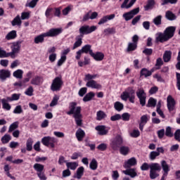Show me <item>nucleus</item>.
<instances>
[{
    "label": "nucleus",
    "mask_w": 180,
    "mask_h": 180,
    "mask_svg": "<svg viewBox=\"0 0 180 180\" xmlns=\"http://www.w3.org/2000/svg\"><path fill=\"white\" fill-rule=\"evenodd\" d=\"M175 30H176V27L169 26L164 30L163 33L158 32L155 39L156 43H165V41H168L175 35Z\"/></svg>",
    "instance_id": "1"
},
{
    "label": "nucleus",
    "mask_w": 180,
    "mask_h": 180,
    "mask_svg": "<svg viewBox=\"0 0 180 180\" xmlns=\"http://www.w3.org/2000/svg\"><path fill=\"white\" fill-rule=\"evenodd\" d=\"M141 171H148L150 169L149 176L150 179H156L160 176V173L161 172V165L159 163H151L148 165L147 162H144L141 166Z\"/></svg>",
    "instance_id": "2"
},
{
    "label": "nucleus",
    "mask_w": 180,
    "mask_h": 180,
    "mask_svg": "<svg viewBox=\"0 0 180 180\" xmlns=\"http://www.w3.org/2000/svg\"><path fill=\"white\" fill-rule=\"evenodd\" d=\"M63 84L64 82H63V79L60 77H56L52 81V84H51V90L53 92H58V91H61Z\"/></svg>",
    "instance_id": "3"
},
{
    "label": "nucleus",
    "mask_w": 180,
    "mask_h": 180,
    "mask_svg": "<svg viewBox=\"0 0 180 180\" xmlns=\"http://www.w3.org/2000/svg\"><path fill=\"white\" fill-rule=\"evenodd\" d=\"M33 168L37 171V175L39 179L47 180V176H46V174H44V165L40 163H35Z\"/></svg>",
    "instance_id": "4"
},
{
    "label": "nucleus",
    "mask_w": 180,
    "mask_h": 180,
    "mask_svg": "<svg viewBox=\"0 0 180 180\" xmlns=\"http://www.w3.org/2000/svg\"><path fill=\"white\" fill-rule=\"evenodd\" d=\"M96 29L97 27L95 25H92L91 27H89V25L82 26L79 30L80 37H84V34H90V33L95 32Z\"/></svg>",
    "instance_id": "5"
},
{
    "label": "nucleus",
    "mask_w": 180,
    "mask_h": 180,
    "mask_svg": "<svg viewBox=\"0 0 180 180\" xmlns=\"http://www.w3.org/2000/svg\"><path fill=\"white\" fill-rule=\"evenodd\" d=\"M41 143L45 147H51L54 148L56 147L55 143H57V140L54 137L44 136L41 139Z\"/></svg>",
    "instance_id": "6"
},
{
    "label": "nucleus",
    "mask_w": 180,
    "mask_h": 180,
    "mask_svg": "<svg viewBox=\"0 0 180 180\" xmlns=\"http://www.w3.org/2000/svg\"><path fill=\"white\" fill-rule=\"evenodd\" d=\"M136 96L139 100V103L142 107L146 106V99H147V94L144 91V89H139L136 92Z\"/></svg>",
    "instance_id": "7"
},
{
    "label": "nucleus",
    "mask_w": 180,
    "mask_h": 180,
    "mask_svg": "<svg viewBox=\"0 0 180 180\" xmlns=\"http://www.w3.org/2000/svg\"><path fill=\"white\" fill-rule=\"evenodd\" d=\"M122 144H123V138L120 135H117L111 141L110 147L114 151H116Z\"/></svg>",
    "instance_id": "8"
},
{
    "label": "nucleus",
    "mask_w": 180,
    "mask_h": 180,
    "mask_svg": "<svg viewBox=\"0 0 180 180\" xmlns=\"http://www.w3.org/2000/svg\"><path fill=\"white\" fill-rule=\"evenodd\" d=\"M20 44H22V41H20L12 44V46H11V52L8 53H10V57L15 58V54H18V53L20 51Z\"/></svg>",
    "instance_id": "9"
},
{
    "label": "nucleus",
    "mask_w": 180,
    "mask_h": 180,
    "mask_svg": "<svg viewBox=\"0 0 180 180\" xmlns=\"http://www.w3.org/2000/svg\"><path fill=\"white\" fill-rule=\"evenodd\" d=\"M75 120L77 126L81 127L82 126V115L81 114V107H77L75 110V113L73 115Z\"/></svg>",
    "instance_id": "10"
},
{
    "label": "nucleus",
    "mask_w": 180,
    "mask_h": 180,
    "mask_svg": "<svg viewBox=\"0 0 180 180\" xmlns=\"http://www.w3.org/2000/svg\"><path fill=\"white\" fill-rule=\"evenodd\" d=\"M139 12H140V8L138 7V8H134L129 12L124 13L122 17L127 22H128V20H131V19H133V18H134V16H136V15H137Z\"/></svg>",
    "instance_id": "11"
},
{
    "label": "nucleus",
    "mask_w": 180,
    "mask_h": 180,
    "mask_svg": "<svg viewBox=\"0 0 180 180\" xmlns=\"http://www.w3.org/2000/svg\"><path fill=\"white\" fill-rule=\"evenodd\" d=\"M63 33V28H52L45 32L46 37H56Z\"/></svg>",
    "instance_id": "12"
},
{
    "label": "nucleus",
    "mask_w": 180,
    "mask_h": 180,
    "mask_svg": "<svg viewBox=\"0 0 180 180\" xmlns=\"http://www.w3.org/2000/svg\"><path fill=\"white\" fill-rule=\"evenodd\" d=\"M167 109L169 112L171 113V112H173V110H175V99L172 98V96L169 95L167 96Z\"/></svg>",
    "instance_id": "13"
},
{
    "label": "nucleus",
    "mask_w": 180,
    "mask_h": 180,
    "mask_svg": "<svg viewBox=\"0 0 180 180\" xmlns=\"http://www.w3.org/2000/svg\"><path fill=\"white\" fill-rule=\"evenodd\" d=\"M86 86L88 88H92L93 89H101L102 85L98 83L97 81L95 80H90L86 82Z\"/></svg>",
    "instance_id": "14"
},
{
    "label": "nucleus",
    "mask_w": 180,
    "mask_h": 180,
    "mask_svg": "<svg viewBox=\"0 0 180 180\" xmlns=\"http://www.w3.org/2000/svg\"><path fill=\"white\" fill-rule=\"evenodd\" d=\"M137 165V160L136 158H131L124 164V168L130 169L131 167Z\"/></svg>",
    "instance_id": "15"
},
{
    "label": "nucleus",
    "mask_w": 180,
    "mask_h": 180,
    "mask_svg": "<svg viewBox=\"0 0 180 180\" xmlns=\"http://www.w3.org/2000/svg\"><path fill=\"white\" fill-rule=\"evenodd\" d=\"M32 85H36L37 86H40L43 84V77L36 75L34 76L30 82Z\"/></svg>",
    "instance_id": "16"
},
{
    "label": "nucleus",
    "mask_w": 180,
    "mask_h": 180,
    "mask_svg": "<svg viewBox=\"0 0 180 180\" xmlns=\"http://www.w3.org/2000/svg\"><path fill=\"white\" fill-rule=\"evenodd\" d=\"M11 77V72L9 70L2 69L0 70V79L1 81H6L8 78Z\"/></svg>",
    "instance_id": "17"
},
{
    "label": "nucleus",
    "mask_w": 180,
    "mask_h": 180,
    "mask_svg": "<svg viewBox=\"0 0 180 180\" xmlns=\"http://www.w3.org/2000/svg\"><path fill=\"white\" fill-rule=\"evenodd\" d=\"M96 130L98 132L99 136H106L109 133V130L106 129V126L105 125L96 127Z\"/></svg>",
    "instance_id": "18"
},
{
    "label": "nucleus",
    "mask_w": 180,
    "mask_h": 180,
    "mask_svg": "<svg viewBox=\"0 0 180 180\" xmlns=\"http://www.w3.org/2000/svg\"><path fill=\"white\" fill-rule=\"evenodd\" d=\"M161 167L162 168L163 174L162 176H168V172L171 171L169 169V165H167V161L162 160L161 161Z\"/></svg>",
    "instance_id": "19"
},
{
    "label": "nucleus",
    "mask_w": 180,
    "mask_h": 180,
    "mask_svg": "<svg viewBox=\"0 0 180 180\" xmlns=\"http://www.w3.org/2000/svg\"><path fill=\"white\" fill-rule=\"evenodd\" d=\"M115 16H116V15H115V14L105 15L102 18H101V20L98 22V25H104V23H106V22H108V20H112V19H115Z\"/></svg>",
    "instance_id": "20"
},
{
    "label": "nucleus",
    "mask_w": 180,
    "mask_h": 180,
    "mask_svg": "<svg viewBox=\"0 0 180 180\" xmlns=\"http://www.w3.org/2000/svg\"><path fill=\"white\" fill-rule=\"evenodd\" d=\"M84 171H85V168H84V167H78L76 173L73 175V178L77 179H81V178L84 176Z\"/></svg>",
    "instance_id": "21"
},
{
    "label": "nucleus",
    "mask_w": 180,
    "mask_h": 180,
    "mask_svg": "<svg viewBox=\"0 0 180 180\" xmlns=\"http://www.w3.org/2000/svg\"><path fill=\"white\" fill-rule=\"evenodd\" d=\"M91 57H93L96 61H102L105 58V54L102 52H92Z\"/></svg>",
    "instance_id": "22"
},
{
    "label": "nucleus",
    "mask_w": 180,
    "mask_h": 180,
    "mask_svg": "<svg viewBox=\"0 0 180 180\" xmlns=\"http://www.w3.org/2000/svg\"><path fill=\"white\" fill-rule=\"evenodd\" d=\"M80 51L83 54H89L90 56H91L92 53L94 52V51H92V46L91 44L84 45L83 47H82Z\"/></svg>",
    "instance_id": "23"
},
{
    "label": "nucleus",
    "mask_w": 180,
    "mask_h": 180,
    "mask_svg": "<svg viewBox=\"0 0 180 180\" xmlns=\"http://www.w3.org/2000/svg\"><path fill=\"white\" fill-rule=\"evenodd\" d=\"M125 175H129L131 178H136L137 176V172H136V168H129L124 171Z\"/></svg>",
    "instance_id": "24"
},
{
    "label": "nucleus",
    "mask_w": 180,
    "mask_h": 180,
    "mask_svg": "<svg viewBox=\"0 0 180 180\" xmlns=\"http://www.w3.org/2000/svg\"><path fill=\"white\" fill-rule=\"evenodd\" d=\"M75 135L78 141H82L84 137H85V131L82 129L79 128L77 130Z\"/></svg>",
    "instance_id": "25"
},
{
    "label": "nucleus",
    "mask_w": 180,
    "mask_h": 180,
    "mask_svg": "<svg viewBox=\"0 0 180 180\" xmlns=\"http://www.w3.org/2000/svg\"><path fill=\"white\" fill-rule=\"evenodd\" d=\"M44 37H47V35L45 33H42L38 36H37L34 39V41L35 43V44H39L40 43H44Z\"/></svg>",
    "instance_id": "26"
},
{
    "label": "nucleus",
    "mask_w": 180,
    "mask_h": 180,
    "mask_svg": "<svg viewBox=\"0 0 180 180\" xmlns=\"http://www.w3.org/2000/svg\"><path fill=\"white\" fill-rule=\"evenodd\" d=\"M18 37V33L16 30H12L6 35V40H15Z\"/></svg>",
    "instance_id": "27"
},
{
    "label": "nucleus",
    "mask_w": 180,
    "mask_h": 180,
    "mask_svg": "<svg viewBox=\"0 0 180 180\" xmlns=\"http://www.w3.org/2000/svg\"><path fill=\"white\" fill-rule=\"evenodd\" d=\"M75 108H77V103L71 102L69 105L70 110L67 112V115L71 116V115H75Z\"/></svg>",
    "instance_id": "28"
},
{
    "label": "nucleus",
    "mask_w": 180,
    "mask_h": 180,
    "mask_svg": "<svg viewBox=\"0 0 180 180\" xmlns=\"http://www.w3.org/2000/svg\"><path fill=\"white\" fill-rule=\"evenodd\" d=\"M11 25L12 26H18L20 27L22 26V19L20 18V15H18L15 17L11 21Z\"/></svg>",
    "instance_id": "29"
},
{
    "label": "nucleus",
    "mask_w": 180,
    "mask_h": 180,
    "mask_svg": "<svg viewBox=\"0 0 180 180\" xmlns=\"http://www.w3.org/2000/svg\"><path fill=\"white\" fill-rule=\"evenodd\" d=\"M1 102L2 103V108L4 109V110H11V109H12L11 104L8 103V102H9L8 98L1 99Z\"/></svg>",
    "instance_id": "30"
},
{
    "label": "nucleus",
    "mask_w": 180,
    "mask_h": 180,
    "mask_svg": "<svg viewBox=\"0 0 180 180\" xmlns=\"http://www.w3.org/2000/svg\"><path fill=\"white\" fill-rule=\"evenodd\" d=\"M154 5H155V0H148L146 5L143 7L144 11H151L154 8Z\"/></svg>",
    "instance_id": "31"
},
{
    "label": "nucleus",
    "mask_w": 180,
    "mask_h": 180,
    "mask_svg": "<svg viewBox=\"0 0 180 180\" xmlns=\"http://www.w3.org/2000/svg\"><path fill=\"white\" fill-rule=\"evenodd\" d=\"M172 56V52H171V51H166L163 54V61L165 63H169V61H171Z\"/></svg>",
    "instance_id": "32"
},
{
    "label": "nucleus",
    "mask_w": 180,
    "mask_h": 180,
    "mask_svg": "<svg viewBox=\"0 0 180 180\" xmlns=\"http://www.w3.org/2000/svg\"><path fill=\"white\" fill-rule=\"evenodd\" d=\"M13 77H14V78H17L18 79H22V78H23V70L18 69L13 72Z\"/></svg>",
    "instance_id": "33"
},
{
    "label": "nucleus",
    "mask_w": 180,
    "mask_h": 180,
    "mask_svg": "<svg viewBox=\"0 0 180 180\" xmlns=\"http://www.w3.org/2000/svg\"><path fill=\"white\" fill-rule=\"evenodd\" d=\"M53 11L54 8L48 7L45 11V16L47 19H53L54 14H53Z\"/></svg>",
    "instance_id": "34"
},
{
    "label": "nucleus",
    "mask_w": 180,
    "mask_h": 180,
    "mask_svg": "<svg viewBox=\"0 0 180 180\" xmlns=\"http://www.w3.org/2000/svg\"><path fill=\"white\" fill-rule=\"evenodd\" d=\"M103 33L105 36H109V34H115L116 28L115 27L106 28L103 30Z\"/></svg>",
    "instance_id": "35"
},
{
    "label": "nucleus",
    "mask_w": 180,
    "mask_h": 180,
    "mask_svg": "<svg viewBox=\"0 0 180 180\" xmlns=\"http://www.w3.org/2000/svg\"><path fill=\"white\" fill-rule=\"evenodd\" d=\"M95 97V93L90 91L86 94L83 98V102H89V101H92V98Z\"/></svg>",
    "instance_id": "36"
},
{
    "label": "nucleus",
    "mask_w": 180,
    "mask_h": 180,
    "mask_svg": "<svg viewBox=\"0 0 180 180\" xmlns=\"http://www.w3.org/2000/svg\"><path fill=\"white\" fill-rule=\"evenodd\" d=\"M156 105H157V100L153 97H150L148 101L146 107L147 108H155Z\"/></svg>",
    "instance_id": "37"
},
{
    "label": "nucleus",
    "mask_w": 180,
    "mask_h": 180,
    "mask_svg": "<svg viewBox=\"0 0 180 180\" xmlns=\"http://www.w3.org/2000/svg\"><path fill=\"white\" fill-rule=\"evenodd\" d=\"M107 117L108 115H106V113H105V112L102 110H99L96 113V120H98V121L103 120V119H105V117Z\"/></svg>",
    "instance_id": "38"
},
{
    "label": "nucleus",
    "mask_w": 180,
    "mask_h": 180,
    "mask_svg": "<svg viewBox=\"0 0 180 180\" xmlns=\"http://www.w3.org/2000/svg\"><path fill=\"white\" fill-rule=\"evenodd\" d=\"M91 64V59L87 58L86 56L84 57V61H78V65L79 67H84V65H89Z\"/></svg>",
    "instance_id": "39"
},
{
    "label": "nucleus",
    "mask_w": 180,
    "mask_h": 180,
    "mask_svg": "<svg viewBox=\"0 0 180 180\" xmlns=\"http://www.w3.org/2000/svg\"><path fill=\"white\" fill-rule=\"evenodd\" d=\"M114 108L115 109V110H117V112H122V109H124V105H123V103H122L120 101H116L114 103Z\"/></svg>",
    "instance_id": "40"
},
{
    "label": "nucleus",
    "mask_w": 180,
    "mask_h": 180,
    "mask_svg": "<svg viewBox=\"0 0 180 180\" xmlns=\"http://www.w3.org/2000/svg\"><path fill=\"white\" fill-rule=\"evenodd\" d=\"M89 168L90 169H92V171H96L98 169V161H96V159H92L90 164H89Z\"/></svg>",
    "instance_id": "41"
},
{
    "label": "nucleus",
    "mask_w": 180,
    "mask_h": 180,
    "mask_svg": "<svg viewBox=\"0 0 180 180\" xmlns=\"http://www.w3.org/2000/svg\"><path fill=\"white\" fill-rule=\"evenodd\" d=\"M120 153L122 155H127L130 153V148L128 146H121L120 148Z\"/></svg>",
    "instance_id": "42"
},
{
    "label": "nucleus",
    "mask_w": 180,
    "mask_h": 180,
    "mask_svg": "<svg viewBox=\"0 0 180 180\" xmlns=\"http://www.w3.org/2000/svg\"><path fill=\"white\" fill-rule=\"evenodd\" d=\"M33 139H32V138H29L27 140L26 142V148H27V151H32V150H33Z\"/></svg>",
    "instance_id": "43"
},
{
    "label": "nucleus",
    "mask_w": 180,
    "mask_h": 180,
    "mask_svg": "<svg viewBox=\"0 0 180 180\" xmlns=\"http://www.w3.org/2000/svg\"><path fill=\"white\" fill-rule=\"evenodd\" d=\"M141 77H145V78H147V77H151V72L150 70H148L147 68H142L140 72Z\"/></svg>",
    "instance_id": "44"
},
{
    "label": "nucleus",
    "mask_w": 180,
    "mask_h": 180,
    "mask_svg": "<svg viewBox=\"0 0 180 180\" xmlns=\"http://www.w3.org/2000/svg\"><path fill=\"white\" fill-rule=\"evenodd\" d=\"M165 17L167 18L168 20H175L176 19V15L174 14L172 11H167Z\"/></svg>",
    "instance_id": "45"
},
{
    "label": "nucleus",
    "mask_w": 180,
    "mask_h": 180,
    "mask_svg": "<svg viewBox=\"0 0 180 180\" xmlns=\"http://www.w3.org/2000/svg\"><path fill=\"white\" fill-rule=\"evenodd\" d=\"M1 140L3 144H8L12 140V137L9 134H5Z\"/></svg>",
    "instance_id": "46"
},
{
    "label": "nucleus",
    "mask_w": 180,
    "mask_h": 180,
    "mask_svg": "<svg viewBox=\"0 0 180 180\" xmlns=\"http://www.w3.org/2000/svg\"><path fill=\"white\" fill-rule=\"evenodd\" d=\"M19 127V122H15L13 124H11L8 129V133H12V131H14V130H16Z\"/></svg>",
    "instance_id": "47"
},
{
    "label": "nucleus",
    "mask_w": 180,
    "mask_h": 180,
    "mask_svg": "<svg viewBox=\"0 0 180 180\" xmlns=\"http://www.w3.org/2000/svg\"><path fill=\"white\" fill-rule=\"evenodd\" d=\"M155 70H160L161 66L164 65V61H162V58H158L156 60V63H155Z\"/></svg>",
    "instance_id": "48"
},
{
    "label": "nucleus",
    "mask_w": 180,
    "mask_h": 180,
    "mask_svg": "<svg viewBox=\"0 0 180 180\" xmlns=\"http://www.w3.org/2000/svg\"><path fill=\"white\" fill-rule=\"evenodd\" d=\"M150 120V116L148 115H143L141 117V121L139 123L142 124H147V122Z\"/></svg>",
    "instance_id": "49"
},
{
    "label": "nucleus",
    "mask_w": 180,
    "mask_h": 180,
    "mask_svg": "<svg viewBox=\"0 0 180 180\" xmlns=\"http://www.w3.org/2000/svg\"><path fill=\"white\" fill-rule=\"evenodd\" d=\"M66 166L70 168V169H72L73 171L77 169V167H78V164L75 162H70L66 164Z\"/></svg>",
    "instance_id": "50"
},
{
    "label": "nucleus",
    "mask_w": 180,
    "mask_h": 180,
    "mask_svg": "<svg viewBox=\"0 0 180 180\" xmlns=\"http://www.w3.org/2000/svg\"><path fill=\"white\" fill-rule=\"evenodd\" d=\"M60 99V97L57 95H55L49 105L51 108H53V106H56L57 103H58V100Z\"/></svg>",
    "instance_id": "51"
},
{
    "label": "nucleus",
    "mask_w": 180,
    "mask_h": 180,
    "mask_svg": "<svg viewBox=\"0 0 180 180\" xmlns=\"http://www.w3.org/2000/svg\"><path fill=\"white\" fill-rule=\"evenodd\" d=\"M137 49V44H134V43H129L128 46H127V51L130 52V51H134V50Z\"/></svg>",
    "instance_id": "52"
},
{
    "label": "nucleus",
    "mask_w": 180,
    "mask_h": 180,
    "mask_svg": "<svg viewBox=\"0 0 180 180\" xmlns=\"http://www.w3.org/2000/svg\"><path fill=\"white\" fill-rule=\"evenodd\" d=\"M165 134L167 137H174V133H172V128H171V127H167L166 128Z\"/></svg>",
    "instance_id": "53"
},
{
    "label": "nucleus",
    "mask_w": 180,
    "mask_h": 180,
    "mask_svg": "<svg viewBox=\"0 0 180 180\" xmlns=\"http://www.w3.org/2000/svg\"><path fill=\"white\" fill-rule=\"evenodd\" d=\"M98 77V75H91V74H87L85 75L84 77V81H94V79H95V78Z\"/></svg>",
    "instance_id": "54"
},
{
    "label": "nucleus",
    "mask_w": 180,
    "mask_h": 180,
    "mask_svg": "<svg viewBox=\"0 0 180 180\" xmlns=\"http://www.w3.org/2000/svg\"><path fill=\"white\" fill-rule=\"evenodd\" d=\"M82 44V38H78L73 45L72 50H75V49H78V47H81Z\"/></svg>",
    "instance_id": "55"
},
{
    "label": "nucleus",
    "mask_w": 180,
    "mask_h": 180,
    "mask_svg": "<svg viewBox=\"0 0 180 180\" xmlns=\"http://www.w3.org/2000/svg\"><path fill=\"white\" fill-rule=\"evenodd\" d=\"M8 57H10V53L0 47V58H8Z\"/></svg>",
    "instance_id": "56"
},
{
    "label": "nucleus",
    "mask_w": 180,
    "mask_h": 180,
    "mask_svg": "<svg viewBox=\"0 0 180 180\" xmlns=\"http://www.w3.org/2000/svg\"><path fill=\"white\" fill-rule=\"evenodd\" d=\"M161 19H162V15H158L156 18H155L153 19L154 25H155V26H160V25L162 23Z\"/></svg>",
    "instance_id": "57"
},
{
    "label": "nucleus",
    "mask_w": 180,
    "mask_h": 180,
    "mask_svg": "<svg viewBox=\"0 0 180 180\" xmlns=\"http://www.w3.org/2000/svg\"><path fill=\"white\" fill-rule=\"evenodd\" d=\"M33 92H34V90L33 89V86H30L27 90L25 91V95H27V96H33Z\"/></svg>",
    "instance_id": "58"
},
{
    "label": "nucleus",
    "mask_w": 180,
    "mask_h": 180,
    "mask_svg": "<svg viewBox=\"0 0 180 180\" xmlns=\"http://www.w3.org/2000/svg\"><path fill=\"white\" fill-rule=\"evenodd\" d=\"M13 112L15 115H20V113H23V109H22V105H17Z\"/></svg>",
    "instance_id": "59"
},
{
    "label": "nucleus",
    "mask_w": 180,
    "mask_h": 180,
    "mask_svg": "<svg viewBox=\"0 0 180 180\" xmlns=\"http://www.w3.org/2000/svg\"><path fill=\"white\" fill-rule=\"evenodd\" d=\"M37 2H39V0H32L30 3L26 4L25 6L29 8H35L36 5H37Z\"/></svg>",
    "instance_id": "60"
},
{
    "label": "nucleus",
    "mask_w": 180,
    "mask_h": 180,
    "mask_svg": "<svg viewBox=\"0 0 180 180\" xmlns=\"http://www.w3.org/2000/svg\"><path fill=\"white\" fill-rule=\"evenodd\" d=\"M121 119L124 122H129V120H130V115L129 114V112H124L121 115Z\"/></svg>",
    "instance_id": "61"
},
{
    "label": "nucleus",
    "mask_w": 180,
    "mask_h": 180,
    "mask_svg": "<svg viewBox=\"0 0 180 180\" xmlns=\"http://www.w3.org/2000/svg\"><path fill=\"white\" fill-rule=\"evenodd\" d=\"M160 153H158L157 151H152L150 153V160L152 161H154L157 157H159Z\"/></svg>",
    "instance_id": "62"
},
{
    "label": "nucleus",
    "mask_w": 180,
    "mask_h": 180,
    "mask_svg": "<svg viewBox=\"0 0 180 180\" xmlns=\"http://www.w3.org/2000/svg\"><path fill=\"white\" fill-rule=\"evenodd\" d=\"M97 148L99 151H106V150H108V144L101 143L97 146Z\"/></svg>",
    "instance_id": "63"
},
{
    "label": "nucleus",
    "mask_w": 180,
    "mask_h": 180,
    "mask_svg": "<svg viewBox=\"0 0 180 180\" xmlns=\"http://www.w3.org/2000/svg\"><path fill=\"white\" fill-rule=\"evenodd\" d=\"M176 86L179 91H180V73L176 72Z\"/></svg>",
    "instance_id": "64"
}]
</instances>
